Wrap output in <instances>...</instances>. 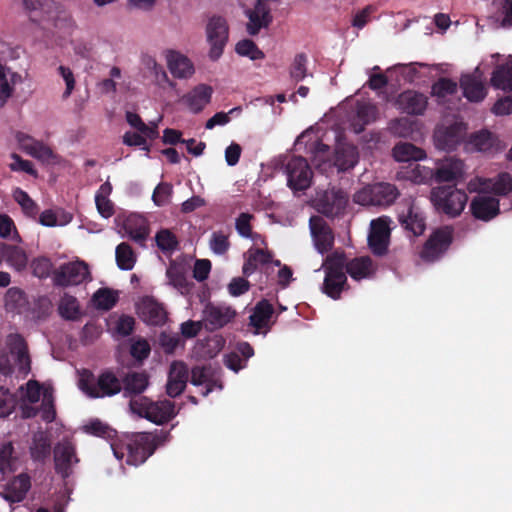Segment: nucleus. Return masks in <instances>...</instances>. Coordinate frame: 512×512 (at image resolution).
I'll return each instance as SVG.
<instances>
[{
	"mask_svg": "<svg viewBox=\"0 0 512 512\" xmlns=\"http://www.w3.org/2000/svg\"><path fill=\"white\" fill-rule=\"evenodd\" d=\"M83 430L88 434L109 439L114 456L118 460H122L126 456V463L133 466L144 463L153 454L156 447L167 439L166 434L152 435L149 433L126 435L121 439H114L116 431L98 419L86 423Z\"/></svg>",
	"mask_w": 512,
	"mask_h": 512,
	"instance_id": "obj_1",
	"label": "nucleus"
},
{
	"mask_svg": "<svg viewBox=\"0 0 512 512\" xmlns=\"http://www.w3.org/2000/svg\"><path fill=\"white\" fill-rule=\"evenodd\" d=\"M325 272L322 292L332 299H339L344 290L347 277L346 272L354 280L369 278L375 272V266L370 257L362 256L347 262L344 254L334 252L328 255L321 266Z\"/></svg>",
	"mask_w": 512,
	"mask_h": 512,
	"instance_id": "obj_2",
	"label": "nucleus"
},
{
	"mask_svg": "<svg viewBox=\"0 0 512 512\" xmlns=\"http://www.w3.org/2000/svg\"><path fill=\"white\" fill-rule=\"evenodd\" d=\"M5 345L13 363L9 355L4 350H0V374L11 375L15 368L18 374L27 376L31 371V359L25 339L18 333H11L7 335Z\"/></svg>",
	"mask_w": 512,
	"mask_h": 512,
	"instance_id": "obj_3",
	"label": "nucleus"
},
{
	"mask_svg": "<svg viewBox=\"0 0 512 512\" xmlns=\"http://www.w3.org/2000/svg\"><path fill=\"white\" fill-rule=\"evenodd\" d=\"M78 386L90 398L111 397L122 389L121 381L110 371L95 376L89 371L80 374Z\"/></svg>",
	"mask_w": 512,
	"mask_h": 512,
	"instance_id": "obj_4",
	"label": "nucleus"
},
{
	"mask_svg": "<svg viewBox=\"0 0 512 512\" xmlns=\"http://www.w3.org/2000/svg\"><path fill=\"white\" fill-rule=\"evenodd\" d=\"M131 413L144 417L155 424H163L176 416L175 405L170 400L150 401L146 397H136L130 400Z\"/></svg>",
	"mask_w": 512,
	"mask_h": 512,
	"instance_id": "obj_5",
	"label": "nucleus"
},
{
	"mask_svg": "<svg viewBox=\"0 0 512 512\" xmlns=\"http://www.w3.org/2000/svg\"><path fill=\"white\" fill-rule=\"evenodd\" d=\"M431 201L438 211L450 217H457L464 210L468 196L463 190L440 186L431 191Z\"/></svg>",
	"mask_w": 512,
	"mask_h": 512,
	"instance_id": "obj_6",
	"label": "nucleus"
},
{
	"mask_svg": "<svg viewBox=\"0 0 512 512\" xmlns=\"http://www.w3.org/2000/svg\"><path fill=\"white\" fill-rule=\"evenodd\" d=\"M399 196L395 185L390 183H376L357 191L353 200L363 206H389Z\"/></svg>",
	"mask_w": 512,
	"mask_h": 512,
	"instance_id": "obj_7",
	"label": "nucleus"
},
{
	"mask_svg": "<svg viewBox=\"0 0 512 512\" xmlns=\"http://www.w3.org/2000/svg\"><path fill=\"white\" fill-rule=\"evenodd\" d=\"M205 32L210 45L209 57L216 61L222 55L228 41L229 28L226 19L218 15L210 17Z\"/></svg>",
	"mask_w": 512,
	"mask_h": 512,
	"instance_id": "obj_8",
	"label": "nucleus"
},
{
	"mask_svg": "<svg viewBox=\"0 0 512 512\" xmlns=\"http://www.w3.org/2000/svg\"><path fill=\"white\" fill-rule=\"evenodd\" d=\"M236 315V310L230 305L209 302L202 311L203 326L208 331H215L231 323Z\"/></svg>",
	"mask_w": 512,
	"mask_h": 512,
	"instance_id": "obj_9",
	"label": "nucleus"
},
{
	"mask_svg": "<svg viewBox=\"0 0 512 512\" xmlns=\"http://www.w3.org/2000/svg\"><path fill=\"white\" fill-rule=\"evenodd\" d=\"M285 173L287 184L294 191L305 190L311 184L312 171L303 157H292L285 166Z\"/></svg>",
	"mask_w": 512,
	"mask_h": 512,
	"instance_id": "obj_10",
	"label": "nucleus"
},
{
	"mask_svg": "<svg viewBox=\"0 0 512 512\" xmlns=\"http://www.w3.org/2000/svg\"><path fill=\"white\" fill-rule=\"evenodd\" d=\"M89 278L88 266L83 261L63 264L53 274V281L58 286L79 285Z\"/></svg>",
	"mask_w": 512,
	"mask_h": 512,
	"instance_id": "obj_11",
	"label": "nucleus"
},
{
	"mask_svg": "<svg viewBox=\"0 0 512 512\" xmlns=\"http://www.w3.org/2000/svg\"><path fill=\"white\" fill-rule=\"evenodd\" d=\"M452 241V229L444 227L436 230L424 245L421 258L433 262L440 258L448 249Z\"/></svg>",
	"mask_w": 512,
	"mask_h": 512,
	"instance_id": "obj_12",
	"label": "nucleus"
},
{
	"mask_svg": "<svg viewBox=\"0 0 512 512\" xmlns=\"http://www.w3.org/2000/svg\"><path fill=\"white\" fill-rule=\"evenodd\" d=\"M476 191H478V194L470 203L471 213L476 219L490 221L500 212L499 200L487 192H484L479 186Z\"/></svg>",
	"mask_w": 512,
	"mask_h": 512,
	"instance_id": "obj_13",
	"label": "nucleus"
},
{
	"mask_svg": "<svg viewBox=\"0 0 512 512\" xmlns=\"http://www.w3.org/2000/svg\"><path fill=\"white\" fill-rule=\"evenodd\" d=\"M55 468L64 478L72 473L74 465L79 462L75 445L68 439H63L54 448Z\"/></svg>",
	"mask_w": 512,
	"mask_h": 512,
	"instance_id": "obj_14",
	"label": "nucleus"
},
{
	"mask_svg": "<svg viewBox=\"0 0 512 512\" xmlns=\"http://www.w3.org/2000/svg\"><path fill=\"white\" fill-rule=\"evenodd\" d=\"M478 186L490 194L505 196L512 191V177L508 173H500L495 178H476L468 184L470 191H476Z\"/></svg>",
	"mask_w": 512,
	"mask_h": 512,
	"instance_id": "obj_15",
	"label": "nucleus"
},
{
	"mask_svg": "<svg viewBox=\"0 0 512 512\" xmlns=\"http://www.w3.org/2000/svg\"><path fill=\"white\" fill-rule=\"evenodd\" d=\"M310 233L316 250L324 254L332 249L334 235L326 221L320 216H312L309 220Z\"/></svg>",
	"mask_w": 512,
	"mask_h": 512,
	"instance_id": "obj_16",
	"label": "nucleus"
},
{
	"mask_svg": "<svg viewBox=\"0 0 512 512\" xmlns=\"http://www.w3.org/2000/svg\"><path fill=\"white\" fill-rule=\"evenodd\" d=\"M390 236L389 219L380 217L370 223L368 243L374 254L382 255L386 252Z\"/></svg>",
	"mask_w": 512,
	"mask_h": 512,
	"instance_id": "obj_17",
	"label": "nucleus"
},
{
	"mask_svg": "<svg viewBox=\"0 0 512 512\" xmlns=\"http://www.w3.org/2000/svg\"><path fill=\"white\" fill-rule=\"evenodd\" d=\"M189 379L187 365L182 361H173L168 371L166 393L174 398L179 396L185 389Z\"/></svg>",
	"mask_w": 512,
	"mask_h": 512,
	"instance_id": "obj_18",
	"label": "nucleus"
},
{
	"mask_svg": "<svg viewBox=\"0 0 512 512\" xmlns=\"http://www.w3.org/2000/svg\"><path fill=\"white\" fill-rule=\"evenodd\" d=\"M464 134L465 127L462 123L438 127L434 133L435 145L442 150H453L462 141Z\"/></svg>",
	"mask_w": 512,
	"mask_h": 512,
	"instance_id": "obj_19",
	"label": "nucleus"
},
{
	"mask_svg": "<svg viewBox=\"0 0 512 512\" xmlns=\"http://www.w3.org/2000/svg\"><path fill=\"white\" fill-rule=\"evenodd\" d=\"M191 383L194 386H203L201 391L203 396H207L215 387L222 389L217 369L211 365L194 367L191 371Z\"/></svg>",
	"mask_w": 512,
	"mask_h": 512,
	"instance_id": "obj_20",
	"label": "nucleus"
},
{
	"mask_svg": "<svg viewBox=\"0 0 512 512\" xmlns=\"http://www.w3.org/2000/svg\"><path fill=\"white\" fill-rule=\"evenodd\" d=\"M399 221L415 236L421 235L425 230V218L420 208L410 199L406 201L403 210L399 212Z\"/></svg>",
	"mask_w": 512,
	"mask_h": 512,
	"instance_id": "obj_21",
	"label": "nucleus"
},
{
	"mask_svg": "<svg viewBox=\"0 0 512 512\" xmlns=\"http://www.w3.org/2000/svg\"><path fill=\"white\" fill-rule=\"evenodd\" d=\"M348 203V195L340 189H331L324 193L318 202V209L326 216L333 217L340 214Z\"/></svg>",
	"mask_w": 512,
	"mask_h": 512,
	"instance_id": "obj_22",
	"label": "nucleus"
},
{
	"mask_svg": "<svg viewBox=\"0 0 512 512\" xmlns=\"http://www.w3.org/2000/svg\"><path fill=\"white\" fill-rule=\"evenodd\" d=\"M464 163L457 158L447 157L436 162L434 178L437 182L457 181L464 175Z\"/></svg>",
	"mask_w": 512,
	"mask_h": 512,
	"instance_id": "obj_23",
	"label": "nucleus"
},
{
	"mask_svg": "<svg viewBox=\"0 0 512 512\" xmlns=\"http://www.w3.org/2000/svg\"><path fill=\"white\" fill-rule=\"evenodd\" d=\"M16 139L20 148L25 153L42 162L49 163L55 158L53 151L47 145H45L41 141L32 138L27 134L18 133L16 135Z\"/></svg>",
	"mask_w": 512,
	"mask_h": 512,
	"instance_id": "obj_24",
	"label": "nucleus"
},
{
	"mask_svg": "<svg viewBox=\"0 0 512 512\" xmlns=\"http://www.w3.org/2000/svg\"><path fill=\"white\" fill-rule=\"evenodd\" d=\"M466 149L482 153H495L501 150L502 146L493 133L488 130H480L469 137Z\"/></svg>",
	"mask_w": 512,
	"mask_h": 512,
	"instance_id": "obj_25",
	"label": "nucleus"
},
{
	"mask_svg": "<svg viewBox=\"0 0 512 512\" xmlns=\"http://www.w3.org/2000/svg\"><path fill=\"white\" fill-rule=\"evenodd\" d=\"M140 318L150 325H162L166 320V312L162 305L152 297H144L137 304Z\"/></svg>",
	"mask_w": 512,
	"mask_h": 512,
	"instance_id": "obj_26",
	"label": "nucleus"
},
{
	"mask_svg": "<svg viewBox=\"0 0 512 512\" xmlns=\"http://www.w3.org/2000/svg\"><path fill=\"white\" fill-rule=\"evenodd\" d=\"M427 104L428 99L424 94L412 90L402 92L396 100L397 108L411 115L423 114Z\"/></svg>",
	"mask_w": 512,
	"mask_h": 512,
	"instance_id": "obj_27",
	"label": "nucleus"
},
{
	"mask_svg": "<svg viewBox=\"0 0 512 512\" xmlns=\"http://www.w3.org/2000/svg\"><path fill=\"white\" fill-rule=\"evenodd\" d=\"M170 73L179 79L190 78L194 74V65L191 60L175 50H168L165 54Z\"/></svg>",
	"mask_w": 512,
	"mask_h": 512,
	"instance_id": "obj_28",
	"label": "nucleus"
},
{
	"mask_svg": "<svg viewBox=\"0 0 512 512\" xmlns=\"http://www.w3.org/2000/svg\"><path fill=\"white\" fill-rule=\"evenodd\" d=\"M249 19L247 23V32L250 35H256L262 28H267L272 22L271 8L269 5H263L257 2L254 9H248L245 12Z\"/></svg>",
	"mask_w": 512,
	"mask_h": 512,
	"instance_id": "obj_29",
	"label": "nucleus"
},
{
	"mask_svg": "<svg viewBox=\"0 0 512 512\" xmlns=\"http://www.w3.org/2000/svg\"><path fill=\"white\" fill-rule=\"evenodd\" d=\"M460 85L464 96L469 101L480 102L486 96V89L479 68H476L473 74L463 75L460 80Z\"/></svg>",
	"mask_w": 512,
	"mask_h": 512,
	"instance_id": "obj_30",
	"label": "nucleus"
},
{
	"mask_svg": "<svg viewBox=\"0 0 512 512\" xmlns=\"http://www.w3.org/2000/svg\"><path fill=\"white\" fill-rule=\"evenodd\" d=\"M23 82L20 73L0 64V107L13 95L16 85Z\"/></svg>",
	"mask_w": 512,
	"mask_h": 512,
	"instance_id": "obj_31",
	"label": "nucleus"
},
{
	"mask_svg": "<svg viewBox=\"0 0 512 512\" xmlns=\"http://www.w3.org/2000/svg\"><path fill=\"white\" fill-rule=\"evenodd\" d=\"M397 176L399 179L409 180L415 184H426L434 178V169L412 162L402 166Z\"/></svg>",
	"mask_w": 512,
	"mask_h": 512,
	"instance_id": "obj_32",
	"label": "nucleus"
},
{
	"mask_svg": "<svg viewBox=\"0 0 512 512\" xmlns=\"http://www.w3.org/2000/svg\"><path fill=\"white\" fill-rule=\"evenodd\" d=\"M212 92L210 86L200 84L187 93L182 101L191 112L198 113L210 102Z\"/></svg>",
	"mask_w": 512,
	"mask_h": 512,
	"instance_id": "obj_33",
	"label": "nucleus"
},
{
	"mask_svg": "<svg viewBox=\"0 0 512 512\" xmlns=\"http://www.w3.org/2000/svg\"><path fill=\"white\" fill-rule=\"evenodd\" d=\"M359 160L357 148L345 142H339L335 148L334 166L338 171L353 168Z\"/></svg>",
	"mask_w": 512,
	"mask_h": 512,
	"instance_id": "obj_34",
	"label": "nucleus"
},
{
	"mask_svg": "<svg viewBox=\"0 0 512 512\" xmlns=\"http://www.w3.org/2000/svg\"><path fill=\"white\" fill-rule=\"evenodd\" d=\"M378 117L377 106L370 102H359L356 107V116L351 127L354 133H361L365 126L374 122Z\"/></svg>",
	"mask_w": 512,
	"mask_h": 512,
	"instance_id": "obj_35",
	"label": "nucleus"
},
{
	"mask_svg": "<svg viewBox=\"0 0 512 512\" xmlns=\"http://www.w3.org/2000/svg\"><path fill=\"white\" fill-rule=\"evenodd\" d=\"M128 236L138 243H142L148 236L149 229L146 219L140 214L128 215L123 223Z\"/></svg>",
	"mask_w": 512,
	"mask_h": 512,
	"instance_id": "obj_36",
	"label": "nucleus"
},
{
	"mask_svg": "<svg viewBox=\"0 0 512 512\" xmlns=\"http://www.w3.org/2000/svg\"><path fill=\"white\" fill-rule=\"evenodd\" d=\"M29 488V477L25 474H20L6 485L3 497L10 503L20 502L25 498Z\"/></svg>",
	"mask_w": 512,
	"mask_h": 512,
	"instance_id": "obj_37",
	"label": "nucleus"
},
{
	"mask_svg": "<svg viewBox=\"0 0 512 512\" xmlns=\"http://www.w3.org/2000/svg\"><path fill=\"white\" fill-rule=\"evenodd\" d=\"M273 314V306L266 300L260 301L250 315V325L255 328V333L269 328Z\"/></svg>",
	"mask_w": 512,
	"mask_h": 512,
	"instance_id": "obj_38",
	"label": "nucleus"
},
{
	"mask_svg": "<svg viewBox=\"0 0 512 512\" xmlns=\"http://www.w3.org/2000/svg\"><path fill=\"white\" fill-rule=\"evenodd\" d=\"M393 156L396 161L409 164L425 159L426 153L411 143L402 142L393 148Z\"/></svg>",
	"mask_w": 512,
	"mask_h": 512,
	"instance_id": "obj_39",
	"label": "nucleus"
},
{
	"mask_svg": "<svg viewBox=\"0 0 512 512\" xmlns=\"http://www.w3.org/2000/svg\"><path fill=\"white\" fill-rule=\"evenodd\" d=\"M3 257L6 263L16 271H23L27 267V253L19 246L6 245L3 249Z\"/></svg>",
	"mask_w": 512,
	"mask_h": 512,
	"instance_id": "obj_40",
	"label": "nucleus"
},
{
	"mask_svg": "<svg viewBox=\"0 0 512 512\" xmlns=\"http://www.w3.org/2000/svg\"><path fill=\"white\" fill-rule=\"evenodd\" d=\"M491 84L497 89L512 90V59L496 67L491 77Z\"/></svg>",
	"mask_w": 512,
	"mask_h": 512,
	"instance_id": "obj_41",
	"label": "nucleus"
},
{
	"mask_svg": "<svg viewBox=\"0 0 512 512\" xmlns=\"http://www.w3.org/2000/svg\"><path fill=\"white\" fill-rule=\"evenodd\" d=\"M50 451L51 443L48 436L42 431L34 433L30 446L32 458L35 461H43L50 455Z\"/></svg>",
	"mask_w": 512,
	"mask_h": 512,
	"instance_id": "obj_42",
	"label": "nucleus"
},
{
	"mask_svg": "<svg viewBox=\"0 0 512 512\" xmlns=\"http://www.w3.org/2000/svg\"><path fill=\"white\" fill-rule=\"evenodd\" d=\"M245 259L243 273L249 276L257 269L258 265L268 263L271 260V255L263 249L250 248L245 254Z\"/></svg>",
	"mask_w": 512,
	"mask_h": 512,
	"instance_id": "obj_43",
	"label": "nucleus"
},
{
	"mask_svg": "<svg viewBox=\"0 0 512 512\" xmlns=\"http://www.w3.org/2000/svg\"><path fill=\"white\" fill-rule=\"evenodd\" d=\"M124 394L128 395H138L142 393L148 386V378L144 373H129L124 378Z\"/></svg>",
	"mask_w": 512,
	"mask_h": 512,
	"instance_id": "obj_44",
	"label": "nucleus"
},
{
	"mask_svg": "<svg viewBox=\"0 0 512 512\" xmlns=\"http://www.w3.org/2000/svg\"><path fill=\"white\" fill-rule=\"evenodd\" d=\"M72 220V216L63 210H45L40 214L39 222L43 226H63Z\"/></svg>",
	"mask_w": 512,
	"mask_h": 512,
	"instance_id": "obj_45",
	"label": "nucleus"
},
{
	"mask_svg": "<svg viewBox=\"0 0 512 512\" xmlns=\"http://www.w3.org/2000/svg\"><path fill=\"white\" fill-rule=\"evenodd\" d=\"M308 58L304 53H299L293 58L289 67L290 79L296 83L303 81L310 74L308 73Z\"/></svg>",
	"mask_w": 512,
	"mask_h": 512,
	"instance_id": "obj_46",
	"label": "nucleus"
},
{
	"mask_svg": "<svg viewBox=\"0 0 512 512\" xmlns=\"http://www.w3.org/2000/svg\"><path fill=\"white\" fill-rule=\"evenodd\" d=\"M5 306L9 311L22 313L27 306L24 292L18 288H10L5 295Z\"/></svg>",
	"mask_w": 512,
	"mask_h": 512,
	"instance_id": "obj_47",
	"label": "nucleus"
},
{
	"mask_svg": "<svg viewBox=\"0 0 512 512\" xmlns=\"http://www.w3.org/2000/svg\"><path fill=\"white\" fill-rule=\"evenodd\" d=\"M18 458L15 456L12 444L5 443L0 449V471L3 474L10 473L16 470Z\"/></svg>",
	"mask_w": 512,
	"mask_h": 512,
	"instance_id": "obj_48",
	"label": "nucleus"
},
{
	"mask_svg": "<svg viewBox=\"0 0 512 512\" xmlns=\"http://www.w3.org/2000/svg\"><path fill=\"white\" fill-rule=\"evenodd\" d=\"M116 262L120 269L131 270L136 261L135 254L127 243H121L116 247Z\"/></svg>",
	"mask_w": 512,
	"mask_h": 512,
	"instance_id": "obj_49",
	"label": "nucleus"
},
{
	"mask_svg": "<svg viewBox=\"0 0 512 512\" xmlns=\"http://www.w3.org/2000/svg\"><path fill=\"white\" fill-rule=\"evenodd\" d=\"M495 18L502 27H512V0H494Z\"/></svg>",
	"mask_w": 512,
	"mask_h": 512,
	"instance_id": "obj_50",
	"label": "nucleus"
},
{
	"mask_svg": "<svg viewBox=\"0 0 512 512\" xmlns=\"http://www.w3.org/2000/svg\"><path fill=\"white\" fill-rule=\"evenodd\" d=\"M58 311L63 318L74 320L80 314L79 303L75 297L65 294L59 302Z\"/></svg>",
	"mask_w": 512,
	"mask_h": 512,
	"instance_id": "obj_51",
	"label": "nucleus"
},
{
	"mask_svg": "<svg viewBox=\"0 0 512 512\" xmlns=\"http://www.w3.org/2000/svg\"><path fill=\"white\" fill-rule=\"evenodd\" d=\"M92 299L97 308L108 310L115 305L118 299V294L114 290L101 288L94 293Z\"/></svg>",
	"mask_w": 512,
	"mask_h": 512,
	"instance_id": "obj_52",
	"label": "nucleus"
},
{
	"mask_svg": "<svg viewBox=\"0 0 512 512\" xmlns=\"http://www.w3.org/2000/svg\"><path fill=\"white\" fill-rule=\"evenodd\" d=\"M235 51L241 56L249 57L251 60H260L264 58V53L256 46V44L244 39L236 44Z\"/></svg>",
	"mask_w": 512,
	"mask_h": 512,
	"instance_id": "obj_53",
	"label": "nucleus"
},
{
	"mask_svg": "<svg viewBox=\"0 0 512 512\" xmlns=\"http://www.w3.org/2000/svg\"><path fill=\"white\" fill-rule=\"evenodd\" d=\"M389 131L398 137H409L413 132V121L407 117L394 119L389 123Z\"/></svg>",
	"mask_w": 512,
	"mask_h": 512,
	"instance_id": "obj_54",
	"label": "nucleus"
},
{
	"mask_svg": "<svg viewBox=\"0 0 512 512\" xmlns=\"http://www.w3.org/2000/svg\"><path fill=\"white\" fill-rule=\"evenodd\" d=\"M167 278L169 284L176 288L181 294H186L190 290V283L185 276L176 267L167 269Z\"/></svg>",
	"mask_w": 512,
	"mask_h": 512,
	"instance_id": "obj_55",
	"label": "nucleus"
},
{
	"mask_svg": "<svg viewBox=\"0 0 512 512\" xmlns=\"http://www.w3.org/2000/svg\"><path fill=\"white\" fill-rule=\"evenodd\" d=\"M230 247L228 236L223 232H213L209 240V248L216 255L225 254Z\"/></svg>",
	"mask_w": 512,
	"mask_h": 512,
	"instance_id": "obj_56",
	"label": "nucleus"
},
{
	"mask_svg": "<svg viewBox=\"0 0 512 512\" xmlns=\"http://www.w3.org/2000/svg\"><path fill=\"white\" fill-rule=\"evenodd\" d=\"M253 216L248 213H241L235 222V227L239 235H241L244 238H251L253 240H257L260 238L259 234H253L251 230V219Z\"/></svg>",
	"mask_w": 512,
	"mask_h": 512,
	"instance_id": "obj_57",
	"label": "nucleus"
},
{
	"mask_svg": "<svg viewBox=\"0 0 512 512\" xmlns=\"http://www.w3.org/2000/svg\"><path fill=\"white\" fill-rule=\"evenodd\" d=\"M15 201L21 206L23 212L28 216H35L37 213V206L29 195L21 190L16 189L13 193Z\"/></svg>",
	"mask_w": 512,
	"mask_h": 512,
	"instance_id": "obj_58",
	"label": "nucleus"
},
{
	"mask_svg": "<svg viewBox=\"0 0 512 512\" xmlns=\"http://www.w3.org/2000/svg\"><path fill=\"white\" fill-rule=\"evenodd\" d=\"M39 414L45 422H52L56 417L52 394L48 390H45L43 393L42 402L39 407Z\"/></svg>",
	"mask_w": 512,
	"mask_h": 512,
	"instance_id": "obj_59",
	"label": "nucleus"
},
{
	"mask_svg": "<svg viewBox=\"0 0 512 512\" xmlns=\"http://www.w3.org/2000/svg\"><path fill=\"white\" fill-rule=\"evenodd\" d=\"M173 192L172 185L166 182L159 183L153 191L152 200L156 206L169 203Z\"/></svg>",
	"mask_w": 512,
	"mask_h": 512,
	"instance_id": "obj_60",
	"label": "nucleus"
},
{
	"mask_svg": "<svg viewBox=\"0 0 512 512\" xmlns=\"http://www.w3.org/2000/svg\"><path fill=\"white\" fill-rule=\"evenodd\" d=\"M16 405L15 396L9 389L0 387V417H7L12 413Z\"/></svg>",
	"mask_w": 512,
	"mask_h": 512,
	"instance_id": "obj_61",
	"label": "nucleus"
},
{
	"mask_svg": "<svg viewBox=\"0 0 512 512\" xmlns=\"http://www.w3.org/2000/svg\"><path fill=\"white\" fill-rule=\"evenodd\" d=\"M43 393L37 381L30 380L26 384L25 392L22 395V400L30 404H36L42 401Z\"/></svg>",
	"mask_w": 512,
	"mask_h": 512,
	"instance_id": "obj_62",
	"label": "nucleus"
},
{
	"mask_svg": "<svg viewBox=\"0 0 512 512\" xmlns=\"http://www.w3.org/2000/svg\"><path fill=\"white\" fill-rule=\"evenodd\" d=\"M0 237L20 241L15 224L7 215H0Z\"/></svg>",
	"mask_w": 512,
	"mask_h": 512,
	"instance_id": "obj_63",
	"label": "nucleus"
},
{
	"mask_svg": "<svg viewBox=\"0 0 512 512\" xmlns=\"http://www.w3.org/2000/svg\"><path fill=\"white\" fill-rule=\"evenodd\" d=\"M432 91L438 97H445L456 93L457 84L450 79L442 78L433 85Z\"/></svg>",
	"mask_w": 512,
	"mask_h": 512,
	"instance_id": "obj_64",
	"label": "nucleus"
}]
</instances>
